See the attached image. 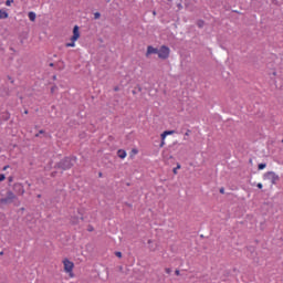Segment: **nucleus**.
Masks as SVG:
<instances>
[{"mask_svg":"<svg viewBox=\"0 0 283 283\" xmlns=\"http://www.w3.org/2000/svg\"><path fill=\"white\" fill-rule=\"evenodd\" d=\"M169 54H171V50L168 46L161 45L158 48L157 56L158 59H161V61L169 59Z\"/></svg>","mask_w":283,"mask_h":283,"instance_id":"obj_1","label":"nucleus"},{"mask_svg":"<svg viewBox=\"0 0 283 283\" xmlns=\"http://www.w3.org/2000/svg\"><path fill=\"white\" fill-rule=\"evenodd\" d=\"M263 180H268L272 185H276L280 181V176L274 171H269L263 175Z\"/></svg>","mask_w":283,"mask_h":283,"instance_id":"obj_2","label":"nucleus"},{"mask_svg":"<svg viewBox=\"0 0 283 283\" xmlns=\"http://www.w3.org/2000/svg\"><path fill=\"white\" fill-rule=\"evenodd\" d=\"M64 271L67 273L69 277H74V263L67 259L63 260Z\"/></svg>","mask_w":283,"mask_h":283,"instance_id":"obj_3","label":"nucleus"},{"mask_svg":"<svg viewBox=\"0 0 283 283\" xmlns=\"http://www.w3.org/2000/svg\"><path fill=\"white\" fill-rule=\"evenodd\" d=\"M17 198V196H14V193H12V192H8L7 193V197L6 198H2L1 200H0V202L2 203V205H10L11 202H14V199Z\"/></svg>","mask_w":283,"mask_h":283,"instance_id":"obj_4","label":"nucleus"},{"mask_svg":"<svg viewBox=\"0 0 283 283\" xmlns=\"http://www.w3.org/2000/svg\"><path fill=\"white\" fill-rule=\"evenodd\" d=\"M81 39V31L78 29V25H75L73 28V35L71 36V41H78Z\"/></svg>","mask_w":283,"mask_h":283,"instance_id":"obj_5","label":"nucleus"},{"mask_svg":"<svg viewBox=\"0 0 283 283\" xmlns=\"http://www.w3.org/2000/svg\"><path fill=\"white\" fill-rule=\"evenodd\" d=\"M151 54H157L158 55V49H156L154 46H148L147 52H146V56H149Z\"/></svg>","mask_w":283,"mask_h":283,"instance_id":"obj_6","label":"nucleus"},{"mask_svg":"<svg viewBox=\"0 0 283 283\" xmlns=\"http://www.w3.org/2000/svg\"><path fill=\"white\" fill-rule=\"evenodd\" d=\"M117 156H118V158H122V160H125V158H127V151L119 149L117 151Z\"/></svg>","mask_w":283,"mask_h":283,"instance_id":"obj_7","label":"nucleus"},{"mask_svg":"<svg viewBox=\"0 0 283 283\" xmlns=\"http://www.w3.org/2000/svg\"><path fill=\"white\" fill-rule=\"evenodd\" d=\"M28 17H29L30 21H32V22L36 21V13L34 11H30L28 13Z\"/></svg>","mask_w":283,"mask_h":283,"instance_id":"obj_8","label":"nucleus"},{"mask_svg":"<svg viewBox=\"0 0 283 283\" xmlns=\"http://www.w3.org/2000/svg\"><path fill=\"white\" fill-rule=\"evenodd\" d=\"M9 14L6 12V10H0V19H8Z\"/></svg>","mask_w":283,"mask_h":283,"instance_id":"obj_9","label":"nucleus"},{"mask_svg":"<svg viewBox=\"0 0 283 283\" xmlns=\"http://www.w3.org/2000/svg\"><path fill=\"white\" fill-rule=\"evenodd\" d=\"M137 155H138V149L133 148V149L130 150V153H129V158H134V157L137 156Z\"/></svg>","mask_w":283,"mask_h":283,"instance_id":"obj_10","label":"nucleus"},{"mask_svg":"<svg viewBox=\"0 0 283 283\" xmlns=\"http://www.w3.org/2000/svg\"><path fill=\"white\" fill-rule=\"evenodd\" d=\"M66 48H76V41H71L66 43Z\"/></svg>","mask_w":283,"mask_h":283,"instance_id":"obj_11","label":"nucleus"},{"mask_svg":"<svg viewBox=\"0 0 283 283\" xmlns=\"http://www.w3.org/2000/svg\"><path fill=\"white\" fill-rule=\"evenodd\" d=\"M12 3H14V0H7L6 1V6H8V7L12 6Z\"/></svg>","mask_w":283,"mask_h":283,"instance_id":"obj_12","label":"nucleus"},{"mask_svg":"<svg viewBox=\"0 0 283 283\" xmlns=\"http://www.w3.org/2000/svg\"><path fill=\"white\" fill-rule=\"evenodd\" d=\"M164 134H165L166 136H171V135L174 134V130H166V132H164Z\"/></svg>","mask_w":283,"mask_h":283,"instance_id":"obj_13","label":"nucleus"},{"mask_svg":"<svg viewBox=\"0 0 283 283\" xmlns=\"http://www.w3.org/2000/svg\"><path fill=\"white\" fill-rule=\"evenodd\" d=\"M66 165H64V169H70L71 165L69 163V159L65 160Z\"/></svg>","mask_w":283,"mask_h":283,"instance_id":"obj_14","label":"nucleus"},{"mask_svg":"<svg viewBox=\"0 0 283 283\" xmlns=\"http://www.w3.org/2000/svg\"><path fill=\"white\" fill-rule=\"evenodd\" d=\"M259 169H260V170L266 169V164H260V165H259Z\"/></svg>","mask_w":283,"mask_h":283,"instance_id":"obj_15","label":"nucleus"},{"mask_svg":"<svg viewBox=\"0 0 283 283\" xmlns=\"http://www.w3.org/2000/svg\"><path fill=\"white\" fill-rule=\"evenodd\" d=\"M148 244H149V249H150L151 251H156V249H154V245H151V240H148Z\"/></svg>","mask_w":283,"mask_h":283,"instance_id":"obj_16","label":"nucleus"},{"mask_svg":"<svg viewBox=\"0 0 283 283\" xmlns=\"http://www.w3.org/2000/svg\"><path fill=\"white\" fill-rule=\"evenodd\" d=\"M94 19H101V13L95 12V13H94Z\"/></svg>","mask_w":283,"mask_h":283,"instance_id":"obj_17","label":"nucleus"},{"mask_svg":"<svg viewBox=\"0 0 283 283\" xmlns=\"http://www.w3.org/2000/svg\"><path fill=\"white\" fill-rule=\"evenodd\" d=\"M6 180V175H0V182H3Z\"/></svg>","mask_w":283,"mask_h":283,"instance_id":"obj_18","label":"nucleus"},{"mask_svg":"<svg viewBox=\"0 0 283 283\" xmlns=\"http://www.w3.org/2000/svg\"><path fill=\"white\" fill-rule=\"evenodd\" d=\"M178 169H180V165H177V168L174 169V174H178Z\"/></svg>","mask_w":283,"mask_h":283,"instance_id":"obj_19","label":"nucleus"},{"mask_svg":"<svg viewBox=\"0 0 283 283\" xmlns=\"http://www.w3.org/2000/svg\"><path fill=\"white\" fill-rule=\"evenodd\" d=\"M167 138V135L165 133L161 134V140H165Z\"/></svg>","mask_w":283,"mask_h":283,"instance_id":"obj_20","label":"nucleus"},{"mask_svg":"<svg viewBox=\"0 0 283 283\" xmlns=\"http://www.w3.org/2000/svg\"><path fill=\"white\" fill-rule=\"evenodd\" d=\"M116 256H117V258H123V253L116 252Z\"/></svg>","mask_w":283,"mask_h":283,"instance_id":"obj_21","label":"nucleus"},{"mask_svg":"<svg viewBox=\"0 0 283 283\" xmlns=\"http://www.w3.org/2000/svg\"><path fill=\"white\" fill-rule=\"evenodd\" d=\"M160 147H165V140H161Z\"/></svg>","mask_w":283,"mask_h":283,"instance_id":"obj_22","label":"nucleus"},{"mask_svg":"<svg viewBox=\"0 0 283 283\" xmlns=\"http://www.w3.org/2000/svg\"><path fill=\"white\" fill-rule=\"evenodd\" d=\"M258 188H259V189H262V184H258Z\"/></svg>","mask_w":283,"mask_h":283,"instance_id":"obj_23","label":"nucleus"},{"mask_svg":"<svg viewBox=\"0 0 283 283\" xmlns=\"http://www.w3.org/2000/svg\"><path fill=\"white\" fill-rule=\"evenodd\" d=\"M220 192H221V193H224V189H221Z\"/></svg>","mask_w":283,"mask_h":283,"instance_id":"obj_24","label":"nucleus"},{"mask_svg":"<svg viewBox=\"0 0 283 283\" xmlns=\"http://www.w3.org/2000/svg\"><path fill=\"white\" fill-rule=\"evenodd\" d=\"M186 136H189V133H186Z\"/></svg>","mask_w":283,"mask_h":283,"instance_id":"obj_25","label":"nucleus"},{"mask_svg":"<svg viewBox=\"0 0 283 283\" xmlns=\"http://www.w3.org/2000/svg\"><path fill=\"white\" fill-rule=\"evenodd\" d=\"M3 169L6 170V169H8V167H4Z\"/></svg>","mask_w":283,"mask_h":283,"instance_id":"obj_26","label":"nucleus"},{"mask_svg":"<svg viewBox=\"0 0 283 283\" xmlns=\"http://www.w3.org/2000/svg\"><path fill=\"white\" fill-rule=\"evenodd\" d=\"M176 274L178 275V271L176 272Z\"/></svg>","mask_w":283,"mask_h":283,"instance_id":"obj_27","label":"nucleus"}]
</instances>
